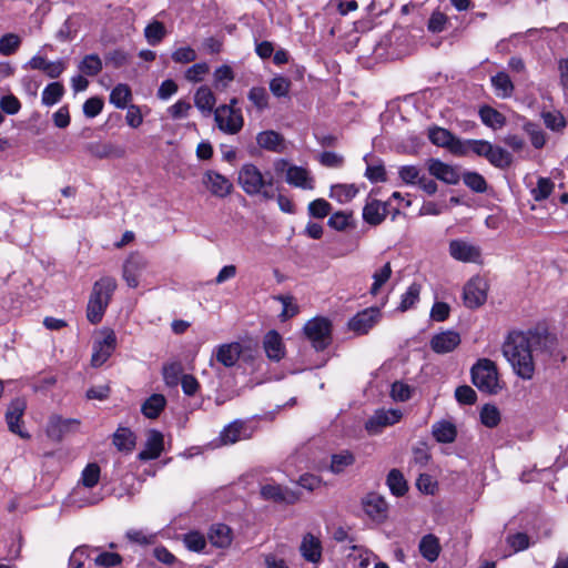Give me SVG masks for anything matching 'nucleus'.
<instances>
[{"mask_svg":"<svg viewBox=\"0 0 568 568\" xmlns=\"http://www.w3.org/2000/svg\"><path fill=\"white\" fill-rule=\"evenodd\" d=\"M203 185L217 197H225L233 191V183L221 173L209 170L202 176Z\"/></svg>","mask_w":568,"mask_h":568,"instance_id":"nucleus-14","label":"nucleus"},{"mask_svg":"<svg viewBox=\"0 0 568 568\" xmlns=\"http://www.w3.org/2000/svg\"><path fill=\"white\" fill-rule=\"evenodd\" d=\"M379 310L376 307H369L362 312H358L348 322L351 331L358 335L368 333V331L378 322Z\"/></svg>","mask_w":568,"mask_h":568,"instance_id":"nucleus-17","label":"nucleus"},{"mask_svg":"<svg viewBox=\"0 0 568 568\" xmlns=\"http://www.w3.org/2000/svg\"><path fill=\"white\" fill-rule=\"evenodd\" d=\"M432 434L438 443L449 444L456 439V426L448 420H440L433 425Z\"/></svg>","mask_w":568,"mask_h":568,"instance_id":"nucleus-29","label":"nucleus"},{"mask_svg":"<svg viewBox=\"0 0 568 568\" xmlns=\"http://www.w3.org/2000/svg\"><path fill=\"white\" fill-rule=\"evenodd\" d=\"M182 371V365L176 362L164 365L162 373L165 384L170 387L176 386L181 378Z\"/></svg>","mask_w":568,"mask_h":568,"instance_id":"nucleus-47","label":"nucleus"},{"mask_svg":"<svg viewBox=\"0 0 568 568\" xmlns=\"http://www.w3.org/2000/svg\"><path fill=\"white\" fill-rule=\"evenodd\" d=\"M291 89V81L282 75H277L270 81V90L276 98L286 97Z\"/></svg>","mask_w":568,"mask_h":568,"instance_id":"nucleus-53","label":"nucleus"},{"mask_svg":"<svg viewBox=\"0 0 568 568\" xmlns=\"http://www.w3.org/2000/svg\"><path fill=\"white\" fill-rule=\"evenodd\" d=\"M247 98L258 111H263L268 106V94L265 88L253 87L248 91Z\"/></svg>","mask_w":568,"mask_h":568,"instance_id":"nucleus-50","label":"nucleus"},{"mask_svg":"<svg viewBox=\"0 0 568 568\" xmlns=\"http://www.w3.org/2000/svg\"><path fill=\"white\" fill-rule=\"evenodd\" d=\"M101 338H97L93 343V352L91 356V365L93 367L102 366L112 355L116 347V336L114 331L103 328L100 331Z\"/></svg>","mask_w":568,"mask_h":568,"instance_id":"nucleus-9","label":"nucleus"},{"mask_svg":"<svg viewBox=\"0 0 568 568\" xmlns=\"http://www.w3.org/2000/svg\"><path fill=\"white\" fill-rule=\"evenodd\" d=\"M100 479V467L98 464H89L82 471L81 483L87 488L94 487Z\"/></svg>","mask_w":568,"mask_h":568,"instance_id":"nucleus-54","label":"nucleus"},{"mask_svg":"<svg viewBox=\"0 0 568 568\" xmlns=\"http://www.w3.org/2000/svg\"><path fill=\"white\" fill-rule=\"evenodd\" d=\"M449 254L457 261L464 263H476L480 260L481 251L479 246L467 241L453 240L449 243Z\"/></svg>","mask_w":568,"mask_h":568,"instance_id":"nucleus-16","label":"nucleus"},{"mask_svg":"<svg viewBox=\"0 0 568 568\" xmlns=\"http://www.w3.org/2000/svg\"><path fill=\"white\" fill-rule=\"evenodd\" d=\"M420 285L413 283L408 286L407 291L402 295L400 304L398 308L405 312L412 308L419 300Z\"/></svg>","mask_w":568,"mask_h":568,"instance_id":"nucleus-45","label":"nucleus"},{"mask_svg":"<svg viewBox=\"0 0 568 568\" xmlns=\"http://www.w3.org/2000/svg\"><path fill=\"white\" fill-rule=\"evenodd\" d=\"M21 39L14 33H7L0 38V53L2 55L13 54L20 47Z\"/></svg>","mask_w":568,"mask_h":568,"instance_id":"nucleus-52","label":"nucleus"},{"mask_svg":"<svg viewBox=\"0 0 568 568\" xmlns=\"http://www.w3.org/2000/svg\"><path fill=\"white\" fill-rule=\"evenodd\" d=\"M125 536L131 542L142 546L154 544L156 537L155 534H146L145 531L139 529H130L126 531Z\"/></svg>","mask_w":568,"mask_h":568,"instance_id":"nucleus-58","label":"nucleus"},{"mask_svg":"<svg viewBox=\"0 0 568 568\" xmlns=\"http://www.w3.org/2000/svg\"><path fill=\"white\" fill-rule=\"evenodd\" d=\"M215 102V95L209 87L202 85L196 90L194 103L200 111L207 113L212 112Z\"/></svg>","mask_w":568,"mask_h":568,"instance_id":"nucleus-35","label":"nucleus"},{"mask_svg":"<svg viewBox=\"0 0 568 568\" xmlns=\"http://www.w3.org/2000/svg\"><path fill=\"white\" fill-rule=\"evenodd\" d=\"M418 549L426 560L434 562L438 558L442 547L439 539L435 535L428 534L420 539Z\"/></svg>","mask_w":568,"mask_h":568,"instance_id":"nucleus-28","label":"nucleus"},{"mask_svg":"<svg viewBox=\"0 0 568 568\" xmlns=\"http://www.w3.org/2000/svg\"><path fill=\"white\" fill-rule=\"evenodd\" d=\"M506 542L511 547L514 552L526 550L530 545L529 536L525 532L508 535Z\"/></svg>","mask_w":568,"mask_h":568,"instance_id":"nucleus-57","label":"nucleus"},{"mask_svg":"<svg viewBox=\"0 0 568 568\" xmlns=\"http://www.w3.org/2000/svg\"><path fill=\"white\" fill-rule=\"evenodd\" d=\"M465 155L474 153L485 158L497 169H507L513 164V155L501 146L494 145L486 140H465Z\"/></svg>","mask_w":568,"mask_h":568,"instance_id":"nucleus-4","label":"nucleus"},{"mask_svg":"<svg viewBox=\"0 0 568 568\" xmlns=\"http://www.w3.org/2000/svg\"><path fill=\"white\" fill-rule=\"evenodd\" d=\"M184 544L189 550L202 551L205 548V537L196 531L189 532L184 536Z\"/></svg>","mask_w":568,"mask_h":568,"instance_id":"nucleus-61","label":"nucleus"},{"mask_svg":"<svg viewBox=\"0 0 568 568\" xmlns=\"http://www.w3.org/2000/svg\"><path fill=\"white\" fill-rule=\"evenodd\" d=\"M490 81L497 97L505 99L513 94L515 88L506 72H498Z\"/></svg>","mask_w":568,"mask_h":568,"instance_id":"nucleus-36","label":"nucleus"},{"mask_svg":"<svg viewBox=\"0 0 568 568\" xmlns=\"http://www.w3.org/2000/svg\"><path fill=\"white\" fill-rule=\"evenodd\" d=\"M322 542L313 534L308 532L304 535L300 551L302 557L312 564H318L322 560Z\"/></svg>","mask_w":568,"mask_h":568,"instance_id":"nucleus-22","label":"nucleus"},{"mask_svg":"<svg viewBox=\"0 0 568 568\" xmlns=\"http://www.w3.org/2000/svg\"><path fill=\"white\" fill-rule=\"evenodd\" d=\"M455 397L460 404L473 405L477 399V394L470 386L463 385L456 388Z\"/></svg>","mask_w":568,"mask_h":568,"instance_id":"nucleus-63","label":"nucleus"},{"mask_svg":"<svg viewBox=\"0 0 568 568\" xmlns=\"http://www.w3.org/2000/svg\"><path fill=\"white\" fill-rule=\"evenodd\" d=\"M428 138L435 145L446 148L455 155L465 156V140L456 138L450 131L435 126L429 129Z\"/></svg>","mask_w":568,"mask_h":568,"instance_id":"nucleus-10","label":"nucleus"},{"mask_svg":"<svg viewBox=\"0 0 568 568\" xmlns=\"http://www.w3.org/2000/svg\"><path fill=\"white\" fill-rule=\"evenodd\" d=\"M236 102V99H232L230 104L220 105L214 111L217 128L226 134H236L244 124L241 110L235 108Z\"/></svg>","mask_w":568,"mask_h":568,"instance_id":"nucleus-8","label":"nucleus"},{"mask_svg":"<svg viewBox=\"0 0 568 568\" xmlns=\"http://www.w3.org/2000/svg\"><path fill=\"white\" fill-rule=\"evenodd\" d=\"M64 94V88L60 82L48 84L42 91V103L44 105H53L58 103Z\"/></svg>","mask_w":568,"mask_h":568,"instance_id":"nucleus-39","label":"nucleus"},{"mask_svg":"<svg viewBox=\"0 0 568 568\" xmlns=\"http://www.w3.org/2000/svg\"><path fill=\"white\" fill-rule=\"evenodd\" d=\"M403 414L399 409H378L365 423V428L371 435L379 434L383 428L398 423Z\"/></svg>","mask_w":568,"mask_h":568,"instance_id":"nucleus-12","label":"nucleus"},{"mask_svg":"<svg viewBox=\"0 0 568 568\" xmlns=\"http://www.w3.org/2000/svg\"><path fill=\"white\" fill-rule=\"evenodd\" d=\"M261 496L265 500H273L275 503L294 504L297 501L298 496L276 484H266L261 487Z\"/></svg>","mask_w":568,"mask_h":568,"instance_id":"nucleus-23","label":"nucleus"},{"mask_svg":"<svg viewBox=\"0 0 568 568\" xmlns=\"http://www.w3.org/2000/svg\"><path fill=\"white\" fill-rule=\"evenodd\" d=\"M243 430V424L233 422L227 425L220 434V440L223 445H232L241 440Z\"/></svg>","mask_w":568,"mask_h":568,"instance_id":"nucleus-40","label":"nucleus"},{"mask_svg":"<svg viewBox=\"0 0 568 568\" xmlns=\"http://www.w3.org/2000/svg\"><path fill=\"white\" fill-rule=\"evenodd\" d=\"M308 214L314 219H324L329 215L332 205L324 199H316L307 206Z\"/></svg>","mask_w":568,"mask_h":568,"instance_id":"nucleus-49","label":"nucleus"},{"mask_svg":"<svg viewBox=\"0 0 568 568\" xmlns=\"http://www.w3.org/2000/svg\"><path fill=\"white\" fill-rule=\"evenodd\" d=\"M473 384L483 393L495 395L501 389L496 364L489 358L478 359L470 369Z\"/></svg>","mask_w":568,"mask_h":568,"instance_id":"nucleus-5","label":"nucleus"},{"mask_svg":"<svg viewBox=\"0 0 568 568\" xmlns=\"http://www.w3.org/2000/svg\"><path fill=\"white\" fill-rule=\"evenodd\" d=\"M422 175V169L416 165H403L398 169L399 179L407 185L417 184Z\"/></svg>","mask_w":568,"mask_h":568,"instance_id":"nucleus-46","label":"nucleus"},{"mask_svg":"<svg viewBox=\"0 0 568 568\" xmlns=\"http://www.w3.org/2000/svg\"><path fill=\"white\" fill-rule=\"evenodd\" d=\"M387 215V203L378 200L368 201L363 209V219L371 225L381 224Z\"/></svg>","mask_w":568,"mask_h":568,"instance_id":"nucleus-27","label":"nucleus"},{"mask_svg":"<svg viewBox=\"0 0 568 568\" xmlns=\"http://www.w3.org/2000/svg\"><path fill=\"white\" fill-rule=\"evenodd\" d=\"M79 70L85 75L94 77L102 70V61L98 54H88L80 62Z\"/></svg>","mask_w":568,"mask_h":568,"instance_id":"nucleus-43","label":"nucleus"},{"mask_svg":"<svg viewBox=\"0 0 568 568\" xmlns=\"http://www.w3.org/2000/svg\"><path fill=\"white\" fill-rule=\"evenodd\" d=\"M242 353V346L240 343L222 344L215 348V358L225 367L234 366Z\"/></svg>","mask_w":568,"mask_h":568,"instance_id":"nucleus-25","label":"nucleus"},{"mask_svg":"<svg viewBox=\"0 0 568 568\" xmlns=\"http://www.w3.org/2000/svg\"><path fill=\"white\" fill-rule=\"evenodd\" d=\"M545 125L552 131H560L566 126L564 115L558 111L542 113Z\"/></svg>","mask_w":568,"mask_h":568,"instance_id":"nucleus-55","label":"nucleus"},{"mask_svg":"<svg viewBox=\"0 0 568 568\" xmlns=\"http://www.w3.org/2000/svg\"><path fill=\"white\" fill-rule=\"evenodd\" d=\"M283 305V311L280 315L282 321L291 318L298 313V306L293 303L294 298L291 295H280L275 297Z\"/></svg>","mask_w":568,"mask_h":568,"instance_id":"nucleus-59","label":"nucleus"},{"mask_svg":"<svg viewBox=\"0 0 568 568\" xmlns=\"http://www.w3.org/2000/svg\"><path fill=\"white\" fill-rule=\"evenodd\" d=\"M210 71V67L205 62L195 63L185 71V79L196 83L203 80Z\"/></svg>","mask_w":568,"mask_h":568,"instance_id":"nucleus-56","label":"nucleus"},{"mask_svg":"<svg viewBox=\"0 0 568 568\" xmlns=\"http://www.w3.org/2000/svg\"><path fill=\"white\" fill-rule=\"evenodd\" d=\"M304 334L316 351H324L332 343V323L323 316L314 317L304 325Z\"/></svg>","mask_w":568,"mask_h":568,"instance_id":"nucleus-7","label":"nucleus"},{"mask_svg":"<svg viewBox=\"0 0 568 568\" xmlns=\"http://www.w3.org/2000/svg\"><path fill=\"white\" fill-rule=\"evenodd\" d=\"M80 425V422L74 418H62L59 415L50 417L47 434L54 440H61L63 436L70 432L75 430Z\"/></svg>","mask_w":568,"mask_h":568,"instance_id":"nucleus-19","label":"nucleus"},{"mask_svg":"<svg viewBox=\"0 0 568 568\" xmlns=\"http://www.w3.org/2000/svg\"><path fill=\"white\" fill-rule=\"evenodd\" d=\"M354 463L355 456L349 450H343L334 454L331 460V471L334 474H341Z\"/></svg>","mask_w":568,"mask_h":568,"instance_id":"nucleus-38","label":"nucleus"},{"mask_svg":"<svg viewBox=\"0 0 568 568\" xmlns=\"http://www.w3.org/2000/svg\"><path fill=\"white\" fill-rule=\"evenodd\" d=\"M479 116L481 122L493 130L501 129L506 123L505 115L488 105H484L479 109Z\"/></svg>","mask_w":568,"mask_h":568,"instance_id":"nucleus-34","label":"nucleus"},{"mask_svg":"<svg viewBox=\"0 0 568 568\" xmlns=\"http://www.w3.org/2000/svg\"><path fill=\"white\" fill-rule=\"evenodd\" d=\"M166 405V399L162 394L151 395L141 406V412L146 418L154 419Z\"/></svg>","mask_w":568,"mask_h":568,"instance_id":"nucleus-33","label":"nucleus"},{"mask_svg":"<svg viewBox=\"0 0 568 568\" xmlns=\"http://www.w3.org/2000/svg\"><path fill=\"white\" fill-rule=\"evenodd\" d=\"M263 348L268 359L280 362L285 356L282 336L276 331H270L263 338Z\"/></svg>","mask_w":568,"mask_h":568,"instance_id":"nucleus-21","label":"nucleus"},{"mask_svg":"<svg viewBox=\"0 0 568 568\" xmlns=\"http://www.w3.org/2000/svg\"><path fill=\"white\" fill-rule=\"evenodd\" d=\"M390 275L392 266L390 263L387 262L382 268H379L373 274L374 282L369 291L371 294L376 295L379 292L381 287L389 280Z\"/></svg>","mask_w":568,"mask_h":568,"instance_id":"nucleus-48","label":"nucleus"},{"mask_svg":"<svg viewBox=\"0 0 568 568\" xmlns=\"http://www.w3.org/2000/svg\"><path fill=\"white\" fill-rule=\"evenodd\" d=\"M166 34L165 27L162 22L153 21L144 29V37L150 45L159 44Z\"/></svg>","mask_w":568,"mask_h":568,"instance_id":"nucleus-42","label":"nucleus"},{"mask_svg":"<svg viewBox=\"0 0 568 568\" xmlns=\"http://www.w3.org/2000/svg\"><path fill=\"white\" fill-rule=\"evenodd\" d=\"M273 168L276 174L285 173V182L288 185L302 190H314V176L306 168L290 164L285 159L276 160Z\"/></svg>","mask_w":568,"mask_h":568,"instance_id":"nucleus-6","label":"nucleus"},{"mask_svg":"<svg viewBox=\"0 0 568 568\" xmlns=\"http://www.w3.org/2000/svg\"><path fill=\"white\" fill-rule=\"evenodd\" d=\"M386 483L395 496H404L408 490L407 481L398 469L394 468L388 473Z\"/></svg>","mask_w":568,"mask_h":568,"instance_id":"nucleus-37","label":"nucleus"},{"mask_svg":"<svg viewBox=\"0 0 568 568\" xmlns=\"http://www.w3.org/2000/svg\"><path fill=\"white\" fill-rule=\"evenodd\" d=\"M480 420L486 427H496L500 422L498 408L494 405H485L480 410Z\"/></svg>","mask_w":568,"mask_h":568,"instance_id":"nucleus-51","label":"nucleus"},{"mask_svg":"<svg viewBox=\"0 0 568 568\" xmlns=\"http://www.w3.org/2000/svg\"><path fill=\"white\" fill-rule=\"evenodd\" d=\"M209 540L215 547H227L232 541L231 528L224 524L213 525L209 531Z\"/></svg>","mask_w":568,"mask_h":568,"instance_id":"nucleus-31","label":"nucleus"},{"mask_svg":"<svg viewBox=\"0 0 568 568\" xmlns=\"http://www.w3.org/2000/svg\"><path fill=\"white\" fill-rule=\"evenodd\" d=\"M237 182L242 190L250 196L261 195L264 200H272L274 192L272 190L274 178L271 173L263 174L258 168L252 163L244 164L237 176Z\"/></svg>","mask_w":568,"mask_h":568,"instance_id":"nucleus-2","label":"nucleus"},{"mask_svg":"<svg viewBox=\"0 0 568 568\" xmlns=\"http://www.w3.org/2000/svg\"><path fill=\"white\" fill-rule=\"evenodd\" d=\"M163 435L159 430H150L145 442V448L138 455L139 459L151 460L158 458L163 450Z\"/></svg>","mask_w":568,"mask_h":568,"instance_id":"nucleus-24","label":"nucleus"},{"mask_svg":"<svg viewBox=\"0 0 568 568\" xmlns=\"http://www.w3.org/2000/svg\"><path fill=\"white\" fill-rule=\"evenodd\" d=\"M148 266L146 258L140 253H131L122 268V277L129 287L135 288L140 284V277Z\"/></svg>","mask_w":568,"mask_h":568,"instance_id":"nucleus-11","label":"nucleus"},{"mask_svg":"<svg viewBox=\"0 0 568 568\" xmlns=\"http://www.w3.org/2000/svg\"><path fill=\"white\" fill-rule=\"evenodd\" d=\"M352 217V213L339 211L329 216L327 224L334 230L343 231L349 225Z\"/></svg>","mask_w":568,"mask_h":568,"instance_id":"nucleus-60","label":"nucleus"},{"mask_svg":"<svg viewBox=\"0 0 568 568\" xmlns=\"http://www.w3.org/2000/svg\"><path fill=\"white\" fill-rule=\"evenodd\" d=\"M357 193V189L352 184H337L331 189L329 196L339 203L351 201Z\"/></svg>","mask_w":568,"mask_h":568,"instance_id":"nucleus-44","label":"nucleus"},{"mask_svg":"<svg viewBox=\"0 0 568 568\" xmlns=\"http://www.w3.org/2000/svg\"><path fill=\"white\" fill-rule=\"evenodd\" d=\"M131 90L126 84H118L110 94V102L118 109H124L131 100Z\"/></svg>","mask_w":568,"mask_h":568,"instance_id":"nucleus-41","label":"nucleus"},{"mask_svg":"<svg viewBox=\"0 0 568 568\" xmlns=\"http://www.w3.org/2000/svg\"><path fill=\"white\" fill-rule=\"evenodd\" d=\"M463 298L467 307H479L487 298V283L480 277L471 278L464 287Z\"/></svg>","mask_w":568,"mask_h":568,"instance_id":"nucleus-13","label":"nucleus"},{"mask_svg":"<svg viewBox=\"0 0 568 568\" xmlns=\"http://www.w3.org/2000/svg\"><path fill=\"white\" fill-rule=\"evenodd\" d=\"M366 515L377 523H383L387 517V503L378 494L371 493L362 501Z\"/></svg>","mask_w":568,"mask_h":568,"instance_id":"nucleus-18","label":"nucleus"},{"mask_svg":"<svg viewBox=\"0 0 568 568\" xmlns=\"http://www.w3.org/2000/svg\"><path fill=\"white\" fill-rule=\"evenodd\" d=\"M428 171L436 179L442 180L447 184H456L459 181V174L456 169L439 160H430Z\"/></svg>","mask_w":568,"mask_h":568,"instance_id":"nucleus-26","label":"nucleus"},{"mask_svg":"<svg viewBox=\"0 0 568 568\" xmlns=\"http://www.w3.org/2000/svg\"><path fill=\"white\" fill-rule=\"evenodd\" d=\"M115 288L116 281L111 276L101 277L93 284L87 307V317L90 323L101 322Z\"/></svg>","mask_w":568,"mask_h":568,"instance_id":"nucleus-3","label":"nucleus"},{"mask_svg":"<svg viewBox=\"0 0 568 568\" xmlns=\"http://www.w3.org/2000/svg\"><path fill=\"white\" fill-rule=\"evenodd\" d=\"M555 338L538 332H514L503 345V354L520 378L529 381L535 374L534 352H550Z\"/></svg>","mask_w":568,"mask_h":568,"instance_id":"nucleus-1","label":"nucleus"},{"mask_svg":"<svg viewBox=\"0 0 568 568\" xmlns=\"http://www.w3.org/2000/svg\"><path fill=\"white\" fill-rule=\"evenodd\" d=\"M26 408L27 403L23 398H14L8 406L6 413V420L11 433L17 434L23 439H29V433L24 432L19 424L24 414Z\"/></svg>","mask_w":568,"mask_h":568,"instance_id":"nucleus-15","label":"nucleus"},{"mask_svg":"<svg viewBox=\"0 0 568 568\" xmlns=\"http://www.w3.org/2000/svg\"><path fill=\"white\" fill-rule=\"evenodd\" d=\"M554 189V184L549 179H539L537 182V186L532 190L534 199L536 201H541L547 199Z\"/></svg>","mask_w":568,"mask_h":568,"instance_id":"nucleus-64","label":"nucleus"},{"mask_svg":"<svg viewBox=\"0 0 568 568\" xmlns=\"http://www.w3.org/2000/svg\"><path fill=\"white\" fill-rule=\"evenodd\" d=\"M256 142L260 148L272 152H282L283 150V138L272 130L258 133Z\"/></svg>","mask_w":568,"mask_h":568,"instance_id":"nucleus-32","label":"nucleus"},{"mask_svg":"<svg viewBox=\"0 0 568 568\" xmlns=\"http://www.w3.org/2000/svg\"><path fill=\"white\" fill-rule=\"evenodd\" d=\"M464 183L475 192H485L487 183L483 175L476 172H468L464 175Z\"/></svg>","mask_w":568,"mask_h":568,"instance_id":"nucleus-62","label":"nucleus"},{"mask_svg":"<svg viewBox=\"0 0 568 568\" xmlns=\"http://www.w3.org/2000/svg\"><path fill=\"white\" fill-rule=\"evenodd\" d=\"M460 344V336L454 331H444L434 335L430 339V347L437 354L453 352Z\"/></svg>","mask_w":568,"mask_h":568,"instance_id":"nucleus-20","label":"nucleus"},{"mask_svg":"<svg viewBox=\"0 0 568 568\" xmlns=\"http://www.w3.org/2000/svg\"><path fill=\"white\" fill-rule=\"evenodd\" d=\"M113 444L120 452L130 453L135 447V435L128 427H119L113 434Z\"/></svg>","mask_w":568,"mask_h":568,"instance_id":"nucleus-30","label":"nucleus"}]
</instances>
